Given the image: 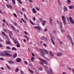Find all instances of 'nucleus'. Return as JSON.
<instances>
[{
    "instance_id": "7c9ffc66",
    "label": "nucleus",
    "mask_w": 74,
    "mask_h": 74,
    "mask_svg": "<svg viewBox=\"0 0 74 74\" xmlns=\"http://www.w3.org/2000/svg\"><path fill=\"white\" fill-rule=\"evenodd\" d=\"M43 50H44V52H45V53H46L48 54V51L47 50H45V49H44Z\"/></svg>"
},
{
    "instance_id": "6e6d98bb",
    "label": "nucleus",
    "mask_w": 74,
    "mask_h": 74,
    "mask_svg": "<svg viewBox=\"0 0 74 74\" xmlns=\"http://www.w3.org/2000/svg\"><path fill=\"white\" fill-rule=\"evenodd\" d=\"M16 32L17 33H19V30L18 29H16Z\"/></svg>"
},
{
    "instance_id": "2eb2a0df",
    "label": "nucleus",
    "mask_w": 74,
    "mask_h": 74,
    "mask_svg": "<svg viewBox=\"0 0 74 74\" xmlns=\"http://www.w3.org/2000/svg\"><path fill=\"white\" fill-rule=\"evenodd\" d=\"M32 10L34 14H36V10H35V9H34V8H33Z\"/></svg>"
},
{
    "instance_id": "a878e982",
    "label": "nucleus",
    "mask_w": 74,
    "mask_h": 74,
    "mask_svg": "<svg viewBox=\"0 0 74 74\" xmlns=\"http://www.w3.org/2000/svg\"><path fill=\"white\" fill-rule=\"evenodd\" d=\"M8 62L9 63L11 64V63H14V62L12 61H8Z\"/></svg>"
},
{
    "instance_id": "20e7f679",
    "label": "nucleus",
    "mask_w": 74,
    "mask_h": 74,
    "mask_svg": "<svg viewBox=\"0 0 74 74\" xmlns=\"http://www.w3.org/2000/svg\"><path fill=\"white\" fill-rule=\"evenodd\" d=\"M62 19L63 22H64V25H66V19H65V18H64V16H62Z\"/></svg>"
},
{
    "instance_id": "49530a36",
    "label": "nucleus",
    "mask_w": 74,
    "mask_h": 74,
    "mask_svg": "<svg viewBox=\"0 0 74 74\" xmlns=\"http://www.w3.org/2000/svg\"><path fill=\"white\" fill-rule=\"evenodd\" d=\"M1 47H3V45L1 44L0 43V48Z\"/></svg>"
},
{
    "instance_id": "7ed1b4c3",
    "label": "nucleus",
    "mask_w": 74,
    "mask_h": 74,
    "mask_svg": "<svg viewBox=\"0 0 74 74\" xmlns=\"http://www.w3.org/2000/svg\"><path fill=\"white\" fill-rule=\"evenodd\" d=\"M3 53L7 56H12L11 55L8 53V51H3Z\"/></svg>"
},
{
    "instance_id": "58836bf2",
    "label": "nucleus",
    "mask_w": 74,
    "mask_h": 74,
    "mask_svg": "<svg viewBox=\"0 0 74 74\" xmlns=\"http://www.w3.org/2000/svg\"><path fill=\"white\" fill-rule=\"evenodd\" d=\"M36 10H38V11H39L40 10V9H39V8H38V7H36Z\"/></svg>"
},
{
    "instance_id": "f3484780",
    "label": "nucleus",
    "mask_w": 74,
    "mask_h": 74,
    "mask_svg": "<svg viewBox=\"0 0 74 74\" xmlns=\"http://www.w3.org/2000/svg\"><path fill=\"white\" fill-rule=\"evenodd\" d=\"M60 29H62L63 28L62 25V22H60Z\"/></svg>"
},
{
    "instance_id": "b1692460",
    "label": "nucleus",
    "mask_w": 74,
    "mask_h": 74,
    "mask_svg": "<svg viewBox=\"0 0 74 74\" xmlns=\"http://www.w3.org/2000/svg\"><path fill=\"white\" fill-rule=\"evenodd\" d=\"M17 1L18 2V3H19L20 4H22V1H21V0H17Z\"/></svg>"
},
{
    "instance_id": "5fc2aeb1",
    "label": "nucleus",
    "mask_w": 74,
    "mask_h": 74,
    "mask_svg": "<svg viewBox=\"0 0 74 74\" xmlns=\"http://www.w3.org/2000/svg\"><path fill=\"white\" fill-rule=\"evenodd\" d=\"M8 70H11V68H10L9 66L8 67Z\"/></svg>"
},
{
    "instance_id": "473e14b6",
    "label": "nucleus",
    "mask_w": 74,
    "mask_h": 74,
    "mask_svg": "<svg viewBox=\"0 0 74 74\" xmlns=\"http://www.w3.org/2000/svg\"><path fill=\"white\" fill-rule=\"evenodd\" d=\"M24 33H25V35H26L27 36H28V33H27L26 32L24 31Z\"/></svg>"
},
{
    "instance_id": "6e6552de",
    "label": "nucleus",
    "mask_w": 74,
    "mask_h": 74,
    "mask_svg": "<svg viewBox=\"0 0 74 74\" xmlns=\"http://www.w3.org/2000/svg\"><path fill=\"white\" fill-rule=\"evenodd\" d=\"M13 40L15 44H17V43H18V40H17V39H13Z\"/></svg>"
},
{
    "instance_id": "a18cd8bd",
    "label": "nucleus",
    "mask_w": 74,
    "mask_h": 74,
    "mask_svg": "<svg viewBox=\"0 0 74 74\" xmlns=\"http://www.w3.org/2000/svg\"><path fill=\"white\" fill-rule=\"evenodd\" d=\"M41 39L42 40H43V39H44V37L42 36L41 37Z\"/></svg>"
},
{
    "instance_id": "37998d69",
    "label": "nucleus",
    "mask_w": 74,
    "mask_h": 74,
    "mask_svg": "<svg viewBox=\"0 0 74 74\" xmlns=\"http://www.w3.org/2000/svg\"><path fill=\"white\" fill-rule=\"evenodd\" d=\"M43 45L44 46V47H47V45H46V44H45V43H44L43 44Z\"/></svg>"
},
{
    "instance_id": "13d9d810",
    "label": "nucleus",
    "mask_w": 74,
    "mask_h": 74,
    "mask_svg": "<svg viewBox=\"0 0 74 74\" xmlns=\"http://www.w3.org/2000/svg\"><path fill=\"white\" fill-rule=\"evenodd\" d=\"M47 30H48V29H45L44 30V31L45 32H47Z\"/></svg>"
},
{
    "instance_id": "423d86ee",
    "label": "nucleus",
    "mask_w": 74,
    "mask_h": 74,
    "mask_svg": "<svg viewBox=\"0 0 74 74\" xmlns=\"http://www.w3.org/2000/svg\"><path fill=\"white\" fill-rule=\"evenodd\" d=\"M54 38H55L54 37L52 36V38L51 39V41H52L53 44L54 45H55V42H54V41H53V39H54Z\"/></svg>"
},
{
    "instance_id": "1a4fd4ad",
    "label": "nucleus",
    "mask_w": 74,
    "mask_h": 74,
    "mask_svg": "<svg viewBox=\"0 0 74 74\" xmlns=\"http://www.w3.org/2000/svg\"><path fill=\"white\" fill-rule=\"evenodd\" d=\"M35 29H38V30H39V31H41V28H40V27L35 26Z\"/></svg>"
},
{
    "instance_id": "c85d7f7f",
    "label": "nucleus",
    "mask_w": 74,
    "mask_h": 74,
    "mask_svg": "<svg viewBox=\"0 0 74 74\" xmlns=\"http://www.w3.org/2000/svg\"><path fill=\"white\" fill-rule=\"evenodd\" d=\"M19 71V69L18 68H16L15 69V71L16 72V73H17L18 71Z\"/></svg>"
},
{
    "instance_id": "603ef678",
    "label": "nucleus",
    "mask_w": 74,
    "mask_h": 74,
    "mask_svg": "<svg viewBox=\"0 0 74 74\" xmlns=\"http://www.w3.org/2000/svg\"><path fill=\"white\" fill-rule=\"evenodd\" d=\"M33 19L34 20V21H36V18L35 17H33Z\"/></svg>"
},
{
    "instance_id": "3c124183",
    "label": "nucleus",
    "mask_w": 74,
    "mask_h": 74,
    "mask_svg": "<svg viewBox=\"0 0 74 74\" xmlns=\"http://www.w3.org/2000/svg\"><path fill=\"white\" fill-rule=\"evenodd\" d=\"M8 8H12V7L11 6V5H10L9 6Z\"/></svg>"
},
{
    "instance_id": "f704fd0d",
    "label": "nucleus",
    "mask_w": 74,
    "mask_h": 74,
    "mask_svg": "<svg viewBox=\"0 0 74 74\" xmlns=\"http://www.w3.org/2000/svg\"><path fill=\"white\" fill-rule=\"evenodd\" d=\"M58 3H59V5L60 6H61V3H60V1H59V0H58Z\"/></svg>"
},
{
    "instance_id": "5701e85b",
    "label": "nucleus",
    "mask_w": 74,
    "mask_h": 74,
    "mask_svg": "<svg viewBox=\"0 0 74 74\" xmlns=\"http://www.w3.org/2000/svg\"><path fill=\"white\" fill-rule=\"evenodd\" d=\"M16 56H17V54L16 53L14 55L13 57V58H16Z\"/></svg>"
},
{
    "instance_id": "4be33fe9",
    "label": "nucleus",
    "mask_w": 74,
    "mask_h": 74,
    "mask_svg": "<svg viewBox=\"0 0 74 74\" xmlns=\"http://www.w3.org/2000/svg\"><path fill=\"white\" fill-rule=\"evenodd\" d=\"M29 22H30V23H31V24L32 25H34V23H33V22H32V20H29Z\"/></svg>"
},
{
    "instance_id": "79ce46f5",
    "label": "nucleus",
    "mask_w": 74,
    "mask_h": 74,
    "mask_svg": "<svg viewBox=\"0 0 74 74\" xmlns=\"http://www.w3.org/2000/svg\"><path fill=\"white\" fill-rule=\"evenodd\" d=\"M11 27L12 28V29H13L15 28V27H14V26L12 25H11Z\"/></svg>"
},
{
    "instance_id": "ddd939ff",
    "label": "nucleus",
    "mask_w": 74,
    "mask_h": 74,
    "mask_svg": "<svg viewBox=\"0 0 74 74\" xmlns=\"http://www.w3.org/2000/svg\"><path fill=\"white\" fill-rule=\"evenodd\" d=\"M21 59L20 58H18L17 59L16 61L17 62H21Z\"/></svg>"
},
{
    "instance_id": "69168bd1",
    "label": "nucleus",
    "mask_w": 74,
    "mask_h": 74,
    "mask_svg": "<svg viewBox=\"0 0 74 74\" xmlns=\"http://www.w3.org/2000/svg\"><path fill=\"white\" fill-rule=\"evenodd\" d=\"M24 36L25 38H27V36L26 35H24Z\"/></svg>"
},
{
    "instance_id": "39448f33",
    "label": "nucleus",
    "mask_w": 74,
    "mask_h": 74,
    "mask_svg": "<svg viewBox=\"0 0 74 74\" xmlns=\"http://www.w3.org/2000/svg\"><path fill=\"white\" fill-rule=\"evenodd\" d=\"M69 20L70 22H71V23H72V24H74V20H73V18H72L71 17H69Z\"/></svg>"
},
{
    "instance_id": "680f3d73",
    "label": "nucleus",
    "mask_w": 74,
    "mask_h": 74,
    "mask_svg": "<svg viewBox=\"0 0 74 74\" xmlns=\"http://www.w3.org/2000/svg\"><path fill=\"white\" fill-rule=\"evenodd\" d=\"M32 55L33 56V57H34V54L33 53H32Z\"/></svg>"
},
{
    "instance_id": "9d476101",
    "label": "nucleus",
    "mask_w": 74,
    "mask_h": 74,
    "mask_svg": "<svg viewBox=\"0 0 74 74\" xmlns=\"http://www.w3.org/2000/svg\"><path fill=\"white\" fill-rule=\"evenodd\" d=\"M2 34L3 36H6V37L7 38H8V36L5 35V32H2Z\"/></svg>"
},
{
    "instance_id": "a211bd4d",
    "label": "nucleus",
    "mask_w": 74,
    "mask_h": 74,
    "mask_svg": "<svg viewBox=\"0 0 74 74\" xmlns=\"http://www.w3.org/2000/svg\"><path fill=\"white\" fill-rule=\"evenodd\" d=\"M49 53L50 54L51 56H52V57H53V56H54V55H53V53H52L51 51H49Z\"/></svg>"
},
{
    "instance_id": "bb28decb",
    "label": "nucleus",
    "mask_w": 74,
    "mask_h": 74,
    "mask_svg": "<svg viewBox=\"0 0 74 74\" xmlns=\"http://www.w3.org/2000/svg\"><path fill=\"white\" fill-rule=\"evenodd\" d=\"M31 60L32 62H33V61H34V58L33 57H32L31 58Z\"/></svg>"
},
{
    "instance_id": "9b49d317",
    "label": "nucleus",
    "mask_w": 74,
    "mask_h": 74,
    "mask_svg": "<svg viewBox=\"0 0 74 74\" xmlns=\"http://www.w3.org/2000/svg\"><path fill=\"white\" fill-rule=\"evenodd\" d=\"M49 19L50 24L51 25H52V18H50Z\"/></svg>"
},
{
    "instance_id": "2f4dec72",
    "label": "nucleus",
    "mask_w": 74,
    "mask_h": 74,
    "mask_svg": "<svg viewBox=\"0 0 74 74\" xmlns=\"http://www.w3.org/2000/svg\"><path fill=\"white\" fill-rule=\"evenodd\" d=\"M12 50H16V49L14 47H13L12 48Z\"/></svg>"
},
{
    "instance_id": "de8ad7c7",
    "label": "nucleus",
    "mask_w": 74,
    "mask_h": 74,
    "mask_svg": "<svg viewBox=\"0 0 74 74\" xmlns=\"http://www.w3.org/2000/svg\"><path fill=\"white\" fill-rule=\"evenodd\" d=\"M0 60H4V58H0Z\"/></svg>"
},
{
    "instance_id": "f257e3e1",
    "label": "nucleus",
    "mask_w": 74,
    "mask_h": 74,
    "mask_svg": "<svg viewBox=\"0 0 74 74\" xmlns=\"http://www.w3.org/2000/svg\"><path fill=\"white\" fill-rule=\"evenodd\" d=\"M39 60L41 62H40L41 64H43V63H45V64H47V61L43 60L42 58H39Z\"/></svg>"
},
{
    "instance_id": "a19ab883",
    "label": "nucleus",
    "mask_w": 74,
    "mask_h": 74,
    "mask_svg": "<svg viewBox=\"0 0 74 74\" xmlns=\"http://www.w3.org/2000/svg\"><path fill=\"white\" fill-rule=\"evenodd\" d=\"M68 3L69 4L71 3V1H70V0H68Z\"/></svg>"
},
{
    "instance_id": "8fccbe9b",
    "label": "nucleus",
    "mask_w": 74,
    "mask_h": 74,
    "mask_svg": "<svg viewBox=\"0 0 74 74\" xmlns=\"http://www.w3.org/2000/svg\"><path fill=\"white\" fill-rule=\"evenodd\" d=\"M1 11H2V10H1V9H0V13H1V14H3V13L1 12Z\"/></svg>"
},
{
    "instance_id": "412c9836",
    "label": "nucleus",
    "mask_w": 74,
    "mask_h": 74,
    "mask_svg": "<svg viewBox=\"0 0 74 74\" xmlns=\"http://www.w3.org/2000/svg\"><path fill=\"white\" fill-rule=\"evenodd\" d=\"M45 22H46V21H45V20L44 21L42 22V24L43 26H45Z\"/></svg>"
},
{
    "instance_id": "052dcab7",
    "label": "nucleus",
    "mask_w": 74,
    "mask_h": 74,
    "mask_svg": "<svg viewBox=\"0 0 74 74\" xmlns=\"http://www.w3.org/2000/svg\"><path fill=\"white\" fill-rule=\"evenodd\" d=\"M71 44H72V45H74V43H73V42L71 41Z\"/></svg>"
},
{
    "instance_id": "f8f14e48",
    "label": "nucleus",
    "mask_w": 74,
    "mask_h": 74,
    "mask_svg": "<svg viewBox=\"0 0 74 74\" xmlns=\"http://www.w3.org/2000/svg\"><path fill=\"white\" fill-rule=\"evenodd\" d=\"M67 37L68 39H69V40H70L71 42V41H72V40L71 39V38L70 36L68 35L67 36Z\"/></svg>"
},
{
    "instance_id": "dca6fc26",
    "label": "nucleus",
    "mask_w": 74,
    "mask_h": 74,
    "mask_svg": "<svg viewBox=\"0 0 74 74\" xmlns=\"http://www.w3.org/2000/svg\"><path fill=\"white\" fill-rule=\"evenodd\" d=\"M63 9L64 11H67V8L66 7V6H64V8H63Z\"/></svg>"
},
{
    "instance_id": "e2e57ef3",
    "label": "nucleus",
    "mask_w": 74,
    "mask_h": 74,
    "mask_svg": "<svg viewBox=\"0 0 74 74\" xmlns=\"http://www.w3.org/2000/svg\"><path fill=\"white\" fill-rule=\"evenodd\" d=\"M22 10L23 11H25V9H24V8H23L22 9Z\"/></svg>"
},
{
    "instance_id": "6ab92c4d",
    "label": "nucleus",
    "mask_w": 74,
    "mask_h": 74,
    "mask_svg": "<svg viewBox=\"0 0 74 74\" xmlns=\"http://www.w3.org/2000/svg\"><path fill=\"white\" fill-rule=\"evenodd\" d=\"M28 70H29V72H30V73H32V74H33V73H34V72H33V71L31 70V69H28Z\"/></svg>"
},
{
    "instance_id": "338daca9",
    "label": "nucleus",
    "mask_w": 74,
    "mask_h": 74,
    "mask_svg": "<svg viewBox=\"0 0 74 74\" xmlns=\"http://www.w3.org/2000/svg\"><path fill=\"white\" fill-rule=\"evenodd\" d=\"M7 43L8 44H10V43L9 42H7Z\"/></svg>"
},
{
    "instance_id": "864d4df0",
    "label": "nucleus",
    "mask_w": 74,
    "mask_h": 74,
    "mask_svg": "<svg viewBox=\"0 0 74 74\" xmlns=\"http://www.w3.org/2000/svg\"><path fill=\"white\" fill-rule=\"evenodd\" d=\"M3 23H5V20H4V19H3Z\"/></svg>"
},
{
    "instance_id": "cd10ccee",
    "label": "nucleus",
    "mask_w": 74,
    "mask_h": 74,
    "mask_svg": "<svg viewBox=\"0 0 74 74\" xmlns=\"http://www.w3.org/2000/svg\"><path fill=\"white\" fill-rule=\"evenodd\" d=\"M12 1L13 4H15V0H12Z\"/></svg>"
},
{
    "instance_id": "0eeeda50",
    "label": "nucleus",
    "mask_w": 74,
    "mask_h": 74,
    "mask_svg": "<svg viewBox=\"0 0 74 74\" xmlns=\"http://www.w3.org/2000/svg\"><path fill=\"white\" fill-rule=\"evenodd\" d=\"M62 53H57V56H58V57H60L62 55Z\"/></svg>"
},
{
    "instance_id": "c03bdc74",
    "label": "nucleus",
    "mask_w": 74,
    "mask_h": 74,
    "mask_svg": "<svg viewBox=\"0 0 74 74\" xmlns=\"http://www.w3.org/2000/svg\"><path fill=\"white\" fill-rule=\"evenodd\" d=\"M21 74H24V73H23V71H21Z\"/></svg>"
},
{
    "instance_id": "0e129e2a",
    "label": "nucleus",
    "mask_w": 74,
    "mask_h": 74,
    "mask_svg": "<svg viewBox=\"0 0 74 74\" xmlns=\"http://www.w3.org/2000/svg\"><path fill=\"white\" fill-rule=\"evenodd\" d=\"M28 1L29 2H32V1H33L32 0H28Z\"/></svg>"
},
{
    "instance_id": "aec40b11",
    "label": "nucleus",
    "mask_w": 74,
    "mask_h": 74,
    "mask_svg": "<svg viewBox=\"0 0 74 74\" xmlns=\"http://www.w3.org/2000/svg\"><path fill=\"white\" fill-rule=\"evenodd\" d=\"M21 21H23V22L25 23H26V21L24 20V19H23V18H21Z\"/></svg>"
},
{
    "instance_id": "bf43d9fd",
    "label": "nucleus",
    "mask_w": 74,
    "mask_h": 74,
    "mask_svg": "<svg viewBox=\"0 0 74 74\" xmlns=\"http://www.w3.org/2000/svg\"><path fill=\"white\" fill-rule=\"evenodd\" d=\"M24 63L25 64H27V62L26 61H25Z\"/></svg>"
},
{
    "instance_id": "4468645a",
    "label": "nucleus",
    "mask_w": 74,
    "mask_h": 74,
    "mask_svg": "<svg viewBox=\"0 0 74 74\" xmlns=\"http://www.w3.org/2000/svg\"><path fill=\"white\" fill-rule=\"evenodd\" d=\"M50 72L49 73H48V74H53V71L52 70V69H51L50 68Z\"/></svg>"
},
{
    "instance_id": "f03ea898",
    "label": "nucleus",
    "mask_w": 74,
    "mask_h": 74,
    "mask_svg": "<svg viewBox=\"0 0 74 74\" xmlns=\"http://www.w3.org/2000/svg\"><path fill=\"white\" fill-rule=\"evenodd\" d=\"M40 51L41 52L40 55L41 56L44 57L45 55V53L43 51V50L42 49H40Z\"/></svg>"
},
{
    "instance_id": "c9c22d12",
    "label": "nucleus",
    "mask_w": 74,
    "mask_h": 74,
    "mask_svg": "<svg viewBox=\"0 0 74 74\" xmlns=\"http://www.w3.org/2000/svg\"><path fill=\"white\" fill-rule=\"evenodd\" d=\"M39 70H40V71H42V67H40L39 68Z\"/></svg>"
},
{
    "instance_id": "393cba45",
    "label": "nucleus",
    "mask_w": 74,
    "mask_h": 74,
    "mask_svg": "<svg viewBox=\"0 0 74 74\" xmlns=\"http://www.w3.org/2000/svg\"><path fill=\"white\" fill-rule=\"evenodd\" d=\"M69 9H73V8H74V6H69Z\"/></svg>"
},
{
    "instance_id": "4d7b16f0",
    "label": "nucleus",
    "mask_w": 74,
    "mask_h": 74,
    "mask_svg": "<svg viewBox=\"0 0 74 74\" xmlns=\"http://www.w3.org/2000/svg\"><path fill=\"white\" fill-rule=\"evenodd\" d=\"M14 16H15L16 17H16H17V16H16V14H15V13H14Z\"/></svg>"
},
{
    "instance_id": "4c0bfd02",
    "label": "nucleus",
    "mask_w": 74,
    "mask_h": 74,
    "mask_svg": "<svg viewBox=\"0 0 74 74\" xmlns=\"http://www.w3.org/2000/svg\"><path fill=\"white\" fill-rule=\"evenodd\" d=\"M61 32H62V33H64V30H63V29H61Z\"/></svg>"
},
{
    "instance_id": "09e8293b",
    "label": "nucleus",
    "mask_w": 74,
    "mask_h": 74,
    "mask_svg": "<svg viewBox=\"0 0 74 74\" xmlns=\"http://www.w3.org/2000/svg\"><path fill=\"white\" fill-rule=\"evenodd\" d=\"M13 30H14V32H16V29H15V28H14L13 29Z\"/></svg>"
},
{
    "instance_id": "c756f323",
    "label": "nucleus",
    "mask_w": 74,
    "mask_h": 74,
    "mask_svg": "<svg viewBox=\"0 0 74 74\" xmlns=\"http://www.w3.org/2000/svg\"><path fill=\"white\" fill-rule=\"evenodd\" d=\"M53 32L54 34H55V33H57V31H56V30H53Z\"/></svg>"
},
{
    "instance_id": "774afa93",
    "label": "nucleus",
    "mask_w": 74,
    "mask_h": 74,
    "mask_svg": "<svg viewBox=\"0 0 74 74\" xmlns=\"http://www.w3.org/2000/svg\"><path fill=\"white\" fill-rule=\"evenodd\" d=\"M26 39L27 40H28V41H29V38L27 37L26 38Z\"/></svg>"
},
{
    "instance_id": "e433bc0d",
    "label": "nucleus",
    "mask_w": 74,
    "mask_h": 74,
    "mask_svg": "<svg viewBox=\"0 0 74 74\" xmlns=\"http://www.w3.org/2000/svg\"><path fill=\"white\" fill-rule=\"evenodd\" d=\"M6 48L8 49H11V47L9 46L7 47Z\"/></svg>"
},
{
    "instance_id": "72a5a7b5",
    "label": "nucleus",
    "mask_w": 74,
    "mask_h": 74,
    "mask_svg": "<svg viewBox=\"0 0 74 74\" xmlns=\"http://www.w3.org/2000/svg\"><path fill=\"white\" fill-rule=\"evenodd\" d=\"M17 47H18V48L20 47V45H19V42L17 43Z\"/></svg>"
},
{
    "instance_id": "ea45409f",
    "label": "nucleus",
    "mask_w": 74,
    "mask_h": 74,
    "mask_svg": "<svg viewBox=\"0 0 74 74\" xmlns=\"http://www.w3.org/2000/svg\"><path fill=\"white\" fill-rule=\"evenodd\" d=\"M1 54L2 55H3V56H5V55L3 53H1Z\"/></svg>"
}]
</instances>
